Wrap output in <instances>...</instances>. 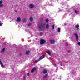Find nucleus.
<instances>
[{
    "mask_svg": "<svg viewBox=\"0 0 80 80\" xmlns=\"http://www.w3.org/2000/svg\"><path fill=\"white\" fill-rule=\"evenodd\" d=\"M38 28L40 30H44V29H45V26H43V25L42 24H41L39 26Z\"/></svg>",
    "mask_w": 80,
    "mask_h": 80,
    "instance_id": "1",
    "label": "nucleus"
},
{
    "mask_svg": "<svg viewBox=\"0 0 80 80\" xmlns=\"http://www.w3.org/2000/svg\"><path fill=\"white\" fill-rule=\"evenodd\" d=\"M45 43H46V41L43 39H41L40 40V44L42 45L44 44Z\"/></svg>",
    "mask_w": 80,
    "mask_h": 80,
    "instance_id": "2",
    "label": "nucleus"
},
{
    "mask_svg": "<svg viewBox=\"0 0 80 80\" xmlns=\"http://www.w3.org/2000/svg\"><path fill=\"white\" fill-rule=\"evenodd\" d=\"M73 35H74L75 37L76 38V41L77 42H78V35L76 33H74Z\"/></svg>",
    "mask_w": 80,
    "mask_h": 80,
    "instance_id": "3",
    "label": "nucleus"
},
{
    "mask_svg": "<svg viewBox=\"0 0 80 80\" xmlns=\"http://www.w3.org/2000/svg\"><path fill=\"white\" fill-rule=\"evenodd\" d=\"M3 1H0V7H2L3 6Z\"/></svg>",
    "mask_w": 80,
    "mask_h": 80,
    "instance_id": "4",
    "label": "nucleus"
},
{
    "mask_svg": "<svg viewBox=\"0 0 80 80\" xmlns=\"http://www.w3.org/2000/svg\"><path fill=\"white\" fill-rule=\"evenodd\" d=\"M35 70H36V68H33L31 71V73H33V72H34Z\"/></svg>",
    "mask_w": 80,
    "mask_h": 80,
    "instance_id": "5",
    "label": "nucleus"
},
{
    "mask_svg": "<svg viewBox=\"0 0 80 80\" xmlns=\"http://www.w3.org/2000/svg\"><path fill=\"white\" fill-rule=\"evenodd\" d=\"M49 41L51 42V43L52 44H53V43H55V41L54 40H50Z\"/></svg>",
    "mask_w": 80,
    "mask_h": 80,
    "instance_id": "6",
    "label": "nucleus"
},
{
    "mask_svg": "<svg viewBox=\"0 0 80 80\" xmlns=\"http://www.w3.org/2000/svg\"><path fill=\"white\" fill-rule=\"evenodd\" d=\"M5 48H3V49L1 50V53H4V52L5 51Z\"/></svg>",
    "mask_w": 80,
    "mask_h": 80,
    "instance_id": "7",
    "label": "nucleus"
},
{
    "mask_svg": "<svg viewBox=\"0 0 80 80\" xmlns=\"http://www.w3.org/2000/svg\"><path fill=\"white\" fill-rule=\"evenodd\" d=\"M34 6L33 5V4H31L30 5H29V7L30 8H33Z\"/></svg>",
    "mask_w": 80,
    "mask_h": 80,
    "instance_id": "8",
    "label": "nucleus"
},
{
    "mask_svg": "<svg viewBox=\"0 0 80 80\" xmlns=\"http://www.w3.org/2000/svg\"><path fill=\"white\" fill-rule=\"evenodd\" d=\"M47 73V70L46 69H44L43 71V74H45Z\"/></svg>",
    "mask_w": 80,
    "mask_h": 80,
    "instance_id": "9",
    "label": "nucleus"
},
{
    "mask_svg": "<svg viewBox=\"0 0 80 80\" xmlns=\"http://www.w3.org/2000/svg\"><path fill=\"white\" fill-rule=\"evenodd\" d=\"M16 20L17 22H20L21 21V18H18Z\"/></svg>",
    "mask_w": 80,
    "mask_h": 80,
    "instance_id": "10",
    "label": "nucleus"
},
{
    "mask_svg": "<svg viewBox=\"0 0 80 80\" xmlns=\"http://www.w3.org/2000/svg\"><path fill=\"white\" fill-rule=\"evenodd\" d=\"M44 57H45L44 56H41V57H40L39 58L40 60H41L43 59V58H44Z\"/></svg>",
    "mask_w": 80,
    "mask_h": 80,
    "instance_id": "11",
    "label": "nucleus"
},
{
    "mask_svg": "<svg viewBox=\"0 0 80 80\" xmlns=\"http://www.w3.org/2000/svg\"><path fill=\"white\" fill-rule=\"evenodd\" d=\"M46 53L48 54V55H49L50 56H51V52L49 51H46Z\"/></svg>",
    "mask_w": 80,
    "mask_h": 80,
    "instance_id": "12",
    "label": "nucleus"
},
{
    "mask_svg": "<svg viewBox=\"0 0 80 80\" xmlns=\"http://www.w3.org/2000/svg\"><path fill=\"white\" fill-rule=\"evenodd\" d=\"M46 28L48 29V28H49V24H47L46 25Z\"/></svg>",
    "mask_w": 80,
    "mask_h": 80,
    "instance_id": "13",
    "label": "nucleus"
},
{
    "mask_svg": "<svg viewBox=\"0 0 80 80\" xmlns=\"http://www.w3.org/2000/svg\"><path fill=\"white\" fill-rule=\"evenodd\" d=\"M29 53H30V51H27L25 52V53L26 55H28L29 54Z\"/></svg>",
    "mask_w": 80,
    "mask_h": 80,
    "instance_id": "14",
    "label": "nucleus"
},
{
    "mask_svg": "<svg viewBox=\"0 0 80 80\" xmlns=\"http://www.w3.org/2000/svg\"><path fill=\"white\" fill-rule=\"evenodd\" d=\"M48 76V74H46L44 76H43V78L44 79L45 78Z\"/></svg>",
    "mask_w": 80,
    "mask_h": 80,
    "instance_id": "15",
    "label": "nucleus"
},
{
    "mask_svg": "<svg viewBox=\"0 0 80 80\" xmlns=\"http://www.w3.org/2000/svg\"><path fill=\"white\" fill-rule=\"evenodd\" d=\"M60 28H58V33H60Z\"/></svg>",
    "mask_w": 80,
    "mask_h": 80,
    "instance_id": "16",
    "label": "nucleus"
},
{
    "mask_svg": "<svg viewBox=\"0 0 80 80\" xmlns=\"http://www.w3.org/2000/svg\"><path fill=\"white\" fill-rule=\"evenodd\" d=\"M79 25L78 24H77L76 25V28H78L77 30H78V28H79Z\"/></svg>",
    "mask_w": 80,
    "mask_h": 80,
    "instance_id": "17",
    "label": "nucleus"
},
{
    "mask_svg": "<svg viewBox=\"0 0 80 80\" xmlns=\"http://www.w3.org/2000/svg\"><path fill=\"white\" fill-rule=\"evenodd\" d=\"M30 22H32L33 21V18H29Z\"/></svg>",
    "mask_w": 80,
    "mask_h": 80,
    "instance_id": "18",
    "label": "nucleus"
},
{
    "mask_svg": "<svg viewBox=\"0 0 80 80\" xmlns=\"http://www.w3.org/2000/svg\"><path fill=\"white\" fill-rule=\"evenodd\" d=\"M23 23H25L26 22V19H24L22 20Z\"/></svg>",
    "mask_w": 80,
    "mask_h": 80,
    "instance_id": "19",
    "label": "nucleus"
},
{
    "mask_svg": "<svg viewBox=\"0 0 80 80\" xmlns=\"http://www.w3.org/2000/svg\"><path fill=\"white\" fill-rule=\"evenodd\" d=\"M0 62V65L1 67H3V63H2V62L1 61Z\"/></svg>",
    "mask_w": 80,
    "mask_h": 80,
    "instance_id": "20",
    "label": "nucleus"
},
{
    "mask_svg": "<svg viewBox=\"0 0 80 80\" xmlns=\"http://www.w3.org/2000/svg\"><path fill=\"white\" fill-rule=\"evenodd\" d=\"M40 60V58H39V59L36 60V62H39Z\"/></svg>",
    "mask_w": 80,
    "mask_h": 80,
    "instance_id": "21",
    "label": "nucleus"
},
{
    "mask_svg": "<svg viewBox=\"0 0 80 80\" xmlns=\"http://www.w3.org/2000/svg\"><path fill=\"white\" fill-rule=\"evenodd\" d=\"M52 30H53L54 29V25H52Z\"/></svg>",
    "mask_w": 80,
    "mask_h": 80,
    "instance_id": "22",
    "label": "nucleus"
},
{
    "mask_svg": "<svg viewBox=\"0 0 80 80\" xmlns=\"http://www.w3.org/2000/svg\"><path fill=\"white\" fill-rule=\"evenodd\" d=\"M45 21L46 22H48L49 21V20L48 19H46Z\"/></svg>",
    "mask_w": 80,
    "mask_h": 80,
    "instance_id": "23",
    "label": "nucleus"
},
{
    "mask_svg": "<svg viewBox=\"0 0 80 80\" xmlns=\"http://www.w3.org/2000/svg\"><path fill=\"white\" fill-rule=\"evenodd\" d=\"M40 36H42V35H43V33L42 32L40 33Z\"/></svg>",
    "mask_w": 80,
    "mask_h": 80,
    "instance_id": "24",
    "label": "nucleus"
},
{
    "mask_svg": "<svg viewBox=\"0 0 80 80\" xmlns=\"http://www.w3.org/2000/svg\"><path fill=\"white\" fill-rule=\"evenodd\" d=\"M23 78L25 79L26 78V75H24L23 77Z\"/></svg>",
    "mask_w": 80,
    "mask_h": 80,
    "instance_id": "25",
    "label": "nucleus"
},
{
    "mask_svg": "<svg viewBox=\"0 0 80 80\" xmlns=\"http://www.w3.org/2000/svg\"><path fill=\"white\" fill-rule=\"evenodd\" d=\"M75 13H78V11L76 10H75Z\"/></svg>",
    "mask_w": 80,
    "mask_h": 80,
    "instance_id": "26",
    "label": "nucleus"
},
{
    "mask_svg": "<svg viewBox=\"0 0 80 80\" xmlns=\"http://www.w3.org/2000/svg\"><path fill=\"white\" fill-rule=\"evenodd\" d=\"M78 45L79 46H80V42H79L78 43Z\"/></svg>",
    "mask_w": 80,
    "mask_h": 80,
    "instance_id": "27",
    "label": "nucleus"
},
{
    "mask_svg": "<svg viewBox=\"0 0 80 80\" xmlns=\"http://www.w3.org/2000/svg\"><path fill=\"white\" fill-rule=\"evenodd\" d=\"M31 24H31V23H29V24H28V26H30Z\"/></svg>",
    "mask_w": 80,
    "mask_h": 80,
    "instance_id": "28",
    "label": "nucleus"
},
{
    "mask_svg": "<svg viewBox=\"0 0 80 80\" xmlns=\"http://www.w3.org/2000/svg\"><path fill=\"white\" fill-rule=\"evenodd\" d=\"M66 46H68V43H66Z\"/></svg>",
    "mask_w": 80,
    "mask_h": 80,
    "instance_id": "29",
    "label": "nucleus"
},
{
    "mask_svg": "<svg viewBox=\"0 0 80 80\" xmlns=\"http://www.w3.org/2000/svg\"><path fill=\"white\" fill-rule=\"evenodd\" d=\"M29 75L30 74H29V73H28L27 74V75H28V76H29Z\"/></svg>",
    "mask_w": 80,
    "mask_h": 80,
    "instance_id": "30",
    "label": "nucleus"
},
{
    "mask_svg": "<svg viewBox=\"0 0 80 80\" xmlns=\"http://www.w3.org/2000/svg\"><path fill=\"white\" fill-rule=\"evenodd\" d=\"M2 22L0 23V26H2Z\"/></svg>",
    "mask_w": 80,
    "mask_h": 80,
    "instance_id": "31",
    "label": "nucleus"
},
{
    "mask_svg": "<svg viewBox=\"0 0 80 80\" xmlns=\"http://www.w3.org/2000/svg\"><path fill=\"white\" fill-rule=\"evenodd\" d=\"M68 53H70V50L68 51Z\"/></svg>",
    "mask_w": 80,
    "mask_h": 80,
    "instance_id": "32",
    "label": "nucleus"
},
{
    "mask_svg": "<svg viewBox=\"0 0 80 80\" xmlns=\"http://www.w3.org/2000/svg\"><path fill=\"white\" fill-rule=\"evenodd\" d=\"M60 65L61 66H63V64H62V63H61Z\"/></svg>",
    "mask_w": 80,
    "mask_h": 80,
    "instance_id": "33",
    "label": "nucleus"
},
{
    "mask_svg": "<svg viewBox=\"0 0 80 80\" xmlns=\"http://www.w3.org/2000/svg\"><path fill=\"white\" fill-rule=\"evenodd\" d=\"M14 11H15V12H17V10H14Z\"/></svg>",
    "mask_w": 80,
    "mask_h": 80,
    "instance_id": "34",
    "label": "nucleus"
},
{
    "mask_svg": "<svg viewBox=\"0 0 80 80\" xmlns=\"http://www.w3.org/2000/svg\"><path fill=\"white\" fill-rule=\"evenodd\" d=\"M53 65H55H55H56V64H53Z\"/></svg>",
    "mask_w": 80,
    "mask_h": 80,
    "instance_id": "35",
    "label": "nucleus"
},
{
    "mask_svg": "<svg viewBox=\"0 0 80 80\" xmlns=\"http://www.w3.org/2000/svg\"><path fill=\"white\" fill-rule=\"evenodd\" d=\"M64 25H67V24L65 23L64 24Z\"/></svg>",
    "mask_w": 80,
    "mask_h": 80,
    "instance_id": "36",
    "label": "nucleus"
},
{
    "mask_svg": "<svg viewBox=\"0 0 80 80\" xmlns=\"http://www.w3.org/2000/svg\"><path fill=\"white\" fill-rule=\"evenodd\" d=\"M2 23V22H1V21H0V23Z\"/></svg>",
    "mask_w": 80,
    "mask_h": 80,
    "instance_id": "37",
    "label": "nucleus"
},
{
    "mask_svg": "<svg viewBox=\"0 0 80 80\" xmlns=\"http://www.w3.org/2000/svg\"><path fill=\"white\" fill-rule=\"evenodd\" d=\"M0 62H1V61H0Z\"/></svg>",
    "mask_w": 80,
    "mask_h": 80,
    "instance_id": "38",
    "label": "nucleus"
}]
</instances>
